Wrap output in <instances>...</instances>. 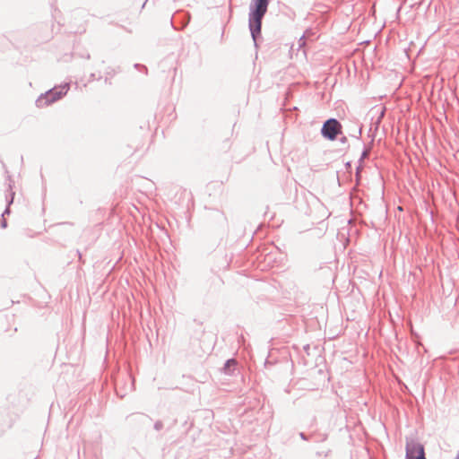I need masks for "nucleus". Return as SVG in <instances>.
<instances>
[{
	"instance_id": "14",
	"label": "nucleus",
	"mask_w": 459,
	"mask_h": 459,
	"mask_svg": "<svg viewBox=\"0 0 459 459\" xmlns=\"http://www.w3.org/2000/svg\"><path fill=\"white\" fill-rule=\"evenodd\" d=\"M406 459H413V457L411 456V452L410 450H407Z\"/></svg>"
},
{
	"instance_id": "11",
	"label": "nucleus",
	"mask_w": 459,
	"mask_h": 459,
	"mask_svg": "<svg viewBox=\"0 0 459 459\" xmlns=\"http://www.w3.org/2000/svg\"><path fill=\"white\" fill-rule=\"evenodd\" d=\"M361 133H362V129L361 127H359L358 130H357V134H352V136L356 137V138H359L360 135H361Z\"/></svg>"
},
{
	"instance_id": "4",
	"label": "nucleus",
	"mask_w": 459,
	"mask_h": 459,
	"mask_svg": "<svg viewBox=\"0 0 459 459\" xmlns=\"http://www.w3.org/2000/svg\"><path fill=\"white\" fill-rule=\"evenodd\" d=\"M111 377L117 394H119L118 388L120 383L123 380L126 381V385L124 387L125 393L121 394V396H124L126 392L134 390V379L133 377V375H111Z\"/></svg>"
},
{
	"instance_id": "9",
	"label": "nucleus",
	"mask_w": 459,
	"mask_h": 459,
	"mask_svg": "<svg viewBox=\"0 0 459 459\" xmlns=\"http://www.w3.org/2000/svg\"><path fill=\"white\" fill-rule=\"evenodd\" d=\"M415 459H426L424 455V449L421 446H418V455L415 457Z\"/></svg>"
},
{
	"instance_id": "16",
	"label": "nucleus",
	"mask_w": 459,
	"mask_h": 459,
	"mask_svg": "<svg viewBox=\"0 0 459 459\" xmlns=\"http://www.w3.org/2000/svg\"><path fill=\"white\" fill-rule=\"evenodd\" d=\"M299 436H300V437H301L302 439H304V440H307V437H306V435H305L303 432H301V433L299 434Z\"/></svg>"
},
{
	"instance_id": "12",
	"label": "nucleus",
	"mask_w": 459,
	"mask_h": 459,
	"mask_svg": "<svg viewBox=\"0 0 459 459\" xmlns=\"http://www.w3.org/2000/svg\"><path fill=\"white\" fill-rule=\"evenodd\" d=\"M299 47H300V48H301L302 46H304V45H305V37H304V36H302V37L299 39Z\"/></svg>"
},
{
	"instance_id": "13",
	"label": "nucleus",
	"mask_w": 459,
	"mask_h": 459,
	"mask_svg": "<svg viewBox=\"0 0 459 459\" xmlns=\"http://www.w3.org/2000/svg\"><path fill=\"white\" fill-rule=\"evenodd\" d=\"M1 227L5 229L7 227V221L5 219H2L1 221Z\"/></svg>"
},
{
	"instance_id": "10",
	"label": "nucleus",
	"mask_w": 459,
	"mask_h": 459,
	"mask_svg": "<svg viewBox=\"0 0 459 459\" xmlns=\"http://www.w3.org/2000/svg\"><path fill=\"white\" fill-rule=\"evenodd\" d=\"M163 429V422L161 420H157L154 423V429L160 431Z\"/></svg>"
},
{
	"instance_id": "15",
	"label": "nucleus",
	"mask_w": 459,
	"mask_h": 459,
	"mask_svg": "<svg viewBox=\"0 0 459 459\" xmlns=\"http://www.w3.org/2000/svg\"><path fill=\"white\" fill-rule=\"evenodd\" d=\"M341 143H347V137L346 136H342L341 139H340Z\"/></svg>"
},
{
	"instance_id": "6",
	"label": "nucleus",
	"mask_w": 459,
	"mask_h": 459,
	"mask_svg": "<svg viewBox=\"0 0 459 459\" xmlns=\"http://www.w3.org/2000/svg\"><path fill=\"white\" fill-rule=\"evenodd\" d=\"M238 362L234 359H230L225 361L221 373H232L237 370Z\"/></svg>"
},
{
	"instance_id": "8",
	"label": "nucleus",
	"mask_w": 459,
	"mask_h": 459,
	"mask_svg": "<svg viewBox=\"0 0 459 459\" xmlns=\"http://www.w3.org/2000/svg\"><path fill=\"white\" fill-rule=\"evenodd\" d=\"M369 153H370V149L369 148H367V149H365L362 152L361 156H360L359 160L360 164L364 160V159L368 157Z\"/></svg>"
},
{
	"instance_id": "5",
	"label": "nucleus",
	"mask_w": 459,
	"mask_h": 459,
	"mask_svg": "<svg viewBox=\"0 0 459 459\" xmlns=\"http://www.w3.org/2000/svg\"><path fill=\"white\" fill-rule=\"evenodd\" d=\"M270 0H252L249 5V11L266 13Z\"/></svg>"
},
{
	"instance_id": "17",
	"label": "nucleus",
	"mask_w": 459,
	"mask_h": 459,
	"mask_svg": "<svg viewBox=\"0 0 459 459\" xmlns=\"http://www.w3.org/2000/svg\"><path fill=\"white\" fill-rule=\"evenodd\" d=\"M135 67H140V65H135ZM141 67L144 70H147L146 66L144 65H141Z\"/></svg>"
},
{
	"instance_id": "18",
	"label": "nucleus",
	"mask_w": 459,
	"mask_h": 459,
	"mask_svg": "<svg viewBox=\"0 0 459 459\" xmlns=\"http://www.w3.org/2000/svg\"><path fill=\"white\" fill-rule=\"evenodd\" d=\"M359 169H360V166L357 167V174L359 173Z\"/></svg>"
},
{
	"instance_id": "2",
	"label": "nucleus",
	"mask_w": 459,
	"mask_h": 459,
	"mask_svg": "<svg viewBox=\"0 0 459 459\" xmlns=\"http://www.w3.org/2000/svg\"><path fill=\"white\" fill-rule=\"evenodd\" d=\"M264 15L265 13L251 11L248 13V27L255 46L257 39L261 36L262 21Z\"/></svg>"
},
{
	"instance_id": "7",
	"label": "nucleus",
	"mask_w": 459,
	"mask_h": 459,
	"mask_svg": "<svg viewBox=\"0 0 459 459\" xmlns=\"http://www.w3.org/2000/svg\"><path fill=\"white\" fill-rule=\"evenodd\" d=\"M9 190H10V194L8 196H6V199H7V207L5 208V210L4 211V212L2 213V217H4V215L6 214H9L10 213V208L9 206L13 204V197H14V192L12 191V186L11 184H9Z\"/></svg>"
},
{
	"instance_id": "3",
	"label": "nucleus",
	"mask_w": 459,
	"mask_h": 459,
	"mask_svg": "<svg viewBox=\"0 0 459 459\" xmlns=\"http://www.w3.org/2000/svg\"><path fill=\"white\" fill-rule=\"evenodd\" d=\"M342 133V125L335 118L327 119L321 128L322 135L330 141H333L337 138V135Z\"/></svg>"
},
{
	"instance_id": "1",
	"label": "nucleus",
	"mask_w": 459,
	"mask_h": 459,
	"mask_svg": "<svg viewBox=\"0 0 459 459\" xmlns=\"http://www.w3.org/2000/svg\"><path fill=\"white\" fill-rule=\"evenodd\" d=\"M69 89V84L65 83L59 87H54L53 89L48 91L44 94H41L36 100V106L38 108H44L51 103L60 100L65 94H66Z\"/></svg>"
}]
</instances>
